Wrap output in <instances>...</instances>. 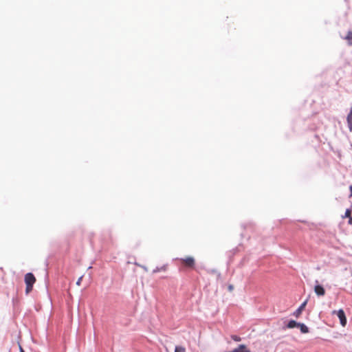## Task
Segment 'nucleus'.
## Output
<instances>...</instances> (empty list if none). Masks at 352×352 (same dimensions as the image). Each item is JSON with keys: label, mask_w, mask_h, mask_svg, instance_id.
Wrapping results in <instances>:
<instances>
[{"label": "nucleus", "mask_w": 352, "mask_h": 352, "mask_svg": "<svg viewBox=\"0 0 352 352\" xmlns=\"http://www.w3.org/2000/svg\"><path fill=\"white\" fill-rule=\"evenodd\" d=\"M185 267L193 269L195 266V260L192 256H187L178 258Z\"/></svg>", "instance_id": "f257e3e1"}, {"label": "nucleus", "mask_w": 352, "mask_h": 352, "mask_svg": "<svg viewBox=\"0 0 352 352\" xmlns=\"http://www.w3.org/2000/svg\"><path fill=\"white\" fill-rule=\"evenodd\" d=\"M333 314H336L341 325L344 327L346 324V318L344 311L342 309H339L338 311H334Z\"/></svg>", "instance_id": "f03ea898"}, {"label": "nucleus", "mask_w": 352, "mask_h": 352, "mask_svg": "<svg viewBox=\"0 0 352 352\" xmlns=\"http://www.w3.org/2000/svg\"><path fill=\"white\" fill-rule=\"evenodd\" d=\"M24 281L25 285H34L36 282V278L32 273L29 272L25 275Z\"/></svg>", "instance_id": "7ed1b4c3"}, {"label": "nucleus", "mask_w": 352, "mask_h": 352, "mask_svg": "<svg viewBox=\"0 0 352 352\" xmlns=\"http://www.w3.org/2000/svg\"><path fill=\"white\" fill-rule=\"evenodd\" d=\"M316 285L314 287V292L318 296H324L325 294V290L323 287L320 285H318V280H316Z\"/></svg>", "instance_id": "20e7f679"}, {"label": "nucleus", "mask_w": 352, "mask_h": 352, "mask_svg": "<svg viewBox=\"0 0 352 352\" xmlns=\"http://www.w3.org/2000/svg\"><path fill=\"white\" fill-rule=\"evenodd\" d=\"M307 303V300L304 301V302H303L300 305V307H298V309H297L294 312L293 315H294L295 317L298 318V317L300 315V314H301L302 311L305 309V306H306Z\"/></svg>", "instance_id": "39448f33"}, {"label": "nucleus", "mask_w": 352, "mask_h": 352, "mask_svg": "<svg viewBox=\"0 0 352 352\" xmlns=\"http://www.w3.org/2000/svg\"><path fill=\"white\" fill-rule=\"evenodd\" d=\"M346 120L349 130L352 131V107H351L350 112L347 116Z\"/></svg>", "instance_id": "423d86ee"}, {"label": "nucleus", "mask_w": 352, "mask_h": 352, "mask_svg": "<svg viewBox=\"0 0 352 352\" xmlns=\"http://www.w3.org/2000/svg\"><path fill=\"white\" fill-rule=\"evenodd\" d=\"M299 323L300 322H298L294 320H291L290 321H289V322L287 323V327L288 329H293V328H295V327H298V325H299Z\"/></svg>", "instance_id": "0eeeda50"}, {"label": "nucleus", "mask_w": 352, "mask_h": 352, "mask_svg": "<svg viewBox=\"0 0 352 352\" xmlns=\"http://www.w3.org/2000/svg\"><path fill=\"white\" fill-rule=\"evenodd\" d=\"M167 265H162V267H156L153 270V274H155V273H157V272H160L161 271H163V272H165L167 270Z\"/></svg>", "instance_id": "6e6552de"}, {"label": "nucleus", "mask_w": 352, "mask_h": 352, "mask_svg": "<svg viewBox=\"0 0 352 352\" xmlns=\"http://www.w3.org/2000/svg\"><path fill=\"white\" fill-rule=\"evenodd\" d=\"M298 327L302 333H307L309 332V328L303 323H299Z\"/></svg>", "instance_id": "1a4fd4ad"}, {"label": "nucleus", "mask_w": 352, "mask_h": 352, "mask_svg": "<svg viewBox=\"0 0 352 352\" xmlns=\"http://www.w3.org/2000/svg\"><path fill=\"white\" fill-rule=\"evenodd\" d=\"M346 39L348 41L349 44L352 45V32H349Z\"/></svg>", "instance_id": "9d476101"}, {"label": "nucleus", "mask_w": 352, "mask_h": 352, "mask_svg": "<svg viewBox=\"0 0 352 352\" xmlns=\"http://www.w3.org/2000/svg\"><path fill=\"white\" fill-rule=\"evenodd\" d=\"M175 352H185V348L181 346H176Z\"/></svg>", "instance_id": "9b49d317"}, {"label": "nucleus", "mask_w": 352, "mask_h": 352, "mask_svg": "<svg viewBox=\"0 0 352 352\" xmlns=\"http://www.w3.org/2000/svg\"><path fill=\"white\" fill-rule=\"evenodd\" d=\"M33 285H26V287H25V293L28 294H29L32 290V288H33Z\"/></svg>", "instance_id": "f8f14e48"}, {"label": "nucleus", "mask_w": 352, "mask_h": 352, "mask_svg": "<svg viewBox=\"0 0 352 352\" xmlns=\"http://www.w3.org/2000/svg\"><path fill=\"white\" fill-rule=\"evenodd\" d=\"M351 210L349 209H347L346 211H345V214L343 216V218H349L351 215Z\"/></svg>", "instance_id": "ddd939ff"}, {"label": "nucleus", "mask_w": 352, "mask_h": 352, "mask_svg": "<svg viewBox=\"0 0 352 352\" xmlns=\"http://www.w3.org/2000/svg\"><path fill=\"white\" fill-rule=\"evenodd\" d=\"M232 339L236 342H240L241 340V337L238 336L233 335L231 336Z\"/></svg>", "instance_id": "4468645a"}, {"label": "nucleus", "mask_w": 352, "mask_h": 352, "mask_svg": "<svg viewBox=\"0 0 352 352\" xmlns=\"http://www.w3.org/2000/svg\"><path fill=\"white\" fill-rule=\"evenodd\" d=\"M82 277H83V276H81L78 279V280H77V282H76V285H80L81 281H82Z\"/></svg>", "instance_id": "2eb2a0df"}, {"label": "nucleus", "mask_w": 352, "mask_h": 352, "mask_svg": "<svg viewBox=\"0 0 352 352\" xmlns=\"http://www.w3.org/2000/svg\"><path fill=\"white\" fill-rule=\"evenodd\" d=\"M349 224L352 225V217L351 216L349 218Z\"/></svg>", "instance_id": "dca6fc26"}, {"label": "nucleus", "mask_w": 352, "mask_h": 352, "mask_svg": "<svg viewBox=\"0 0 352 352\" xmlns=\"http://www.w3.org/2000/svg\"><path fill=\"white\" fill-rule=\"evenodd\" d=\"M349 189H350V192H351L350 197H351V196H352V186H351L349 187Z\"/></svg>", "instance_id": "f3484780"}, {"label": "nucleus", "mask_w": 352, "mask_h": 352, "mask_svg": "<svg viewBox=\"0 0 352 352\" xmlns=\"http://www.w3.org/2000/svg\"><path fill=\"white\" fill-rule=\"evenodd\" d=\"M141 267H142L145 271L148 270V269L146 266L141 265Z\"/></svg>", "instance_id": "a211bd4d"}, {"label": "nucleus", "mask_w": 352, "mask_h": 352, "mask_svg": "<svg viewBox=\"0 0 352 352\" xmlns=\"http://www.w3.org/2000/svg\"><path fill=\"white\" fill-rule=\"evenodd\" d=\"M228 289H229V290H230V291H231V290H232V289H233V286H232V285H230V286L228 287Z\"/></svg>", "instance_id": "6ab92c4d"}, {"label": "nucleus", "mask_w": 352, "mask_h": 352, "mask_svg": "<svg viewBox=\"0 0 352 352\" xmlns=\"http://www.w3.org/2000/svg\"><path fill=\"white\" fill-rule=\"evenodd\" d=\"M19 350H20V352H25L21 346H19Z\"/></svg>", "instance_id": "aec40b11"}, {"label": "nucleus", "mask_w": 352, "mask_h": 352, "mask_svg": "<svg viewBox=\"0 0 352 352\" xmlns=\"http://www.w3.org/2000/svg\"><path fill=\"white\" fill-rule=\"evenodd\" d=\"M135 265H138V266H140V267H141V265H139L138 263H135Z\"/></svg>", "instance_id": "412c9836"}]
</instances>
